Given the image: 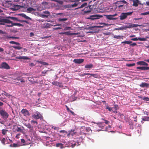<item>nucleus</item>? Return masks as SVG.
I'll return each mask as SVG.
<instances>
[{"label":"nucleus","mask_w":149,"mask_h":149,"mask_svg":"<svg viewBox=\"0 0 149 149\" xmlns=\"http://www.w3.org/2000/svg\"><path fill=\"white\" fill-rule=\"evenodd\" d=\"M32 117L33 118L35 119H40V120H42L43 119L42 114L38 111H36L35 113L32 115Z\"/></svg>","instance_id":"1"},{"label":"nucleus","mask_w":149,"mask_h":149,"mask_svg":"<svg viewBox=\"0 0 149 149\" xmlns=\"http://www.w3.org/2000/svg\"><path fill=\"white\" fill-rule=\"evenodd\" d=\"M0 114L4 119H7L9 116L8 113L5 110L3 109H0Z\"/></svg>","instance_id":"2"},{"label":"nucleus","mask_w":149,"mask_h":149,"mask_svg":"<svg viewBox=\"0 0 149 149\" xmlns=\"http://www.w3.org/2000/svg\"><path fill=\"white\" fill-rule=\"evenodd\" d=\"M133 12H127L125 13H122L120 16V19L121 20H123L125 19L127 16L130 15L132 14Z\"/></svg>","instance_id":"3"},{"label":"nucleus","mask_w":149,"mask_h":149,"mask_svg":"<svg viewBox=\"0 0 149 149\" xmlns=\"http://www.w3.org/2000/svg\"><path fill=\"white\" fill-rule=\"evenodd\" d=\"M99 24L101 25H102V26H92L91 27H90L89 28V29L90 30H91V29L92 28H103V27L107 26H109L110 25L109 24H106L105 23H99Z\"/></svg>","instance_id":"4"},{"label":"nucleus","mask_w":149,"mask_h":149,"mask_svg":"<svg viewBox=\"0 0 149 149\" xmlns=\"http://www.w3.org/2000/svg\"><path fill=\"white\" fill-rule=\"evenodd\" d=\"M80 0H70L71 2L73 3H74L72 4V7L74 8L80 4L79 1Z\"/></svg>","instance_id":"5"},{"label":"nucleus","mask_w":149,"mask_h":149,"mask_svg":"<svg viewBox=\"0 0 149 149\" xmlns=\"http://www.w3.org/2000/svg\"><path fill=\"white\" fill-rule=\"evenodd\" d=\"M127 3V2L124 0L118 1L116 2V3L118 5V6L117 5L116 6L120 8V7H123L124 6L123 3L126 4Z\"/></svg>","instance_id":"6"},{"label":"nucleus","mask_w":149,"mask_h":149,"mask_svg":"<svg viewBox=\"0 0 149 149\" xmlns=\"http://www.w3.org/2000/svg\"><path fill=\"white\" fill-rule=\"evenodd\" d=\"M0 68L9 69L10 68V67L7 63L5 62H3L0 65Z\"/></svg>","instance_id":"7"},{"label":"nucleus","mask_w":149,"mask_h":149,"mask_svg":"<svg viewBox=\"0 0 149 149\" xmlns=\"http://www.w3.org/2000/svg\"><path fill=\"white\" fill-rule=\"evenodd\" d=\"M43 13L45 14H42L41 15V17L43 18H47L50 15L49 12L47 10H45L43 12Z\"/></svg>","instance_id":"8"},{"label":"nucleus","mask_w":149,"mask_h":149,"mask_svg":"<svg viewBox=\"0 0 149 149\" xmlns=\"http://www.w3.org/2000/svg\"><path fill=\"white\" fill-rule=\"evenodd\" d=\"M21 112L23 115L26 116H29L30 114L29 111L25 109H23Z\"/></svg>","instance_id":"9"},{"label":"nucleus","mask_w":149,"mask_h":149,"mask_svg":"<svg viewBox=\"0 0 149 149\" xmlns=\"http://www.w3.org/2000/svg\"><path fill=\"white\" fill-rule=\"evenodd\" d=\"M52 84L53 85L58 86L59 87H63V85L61 83L56 81H54L52 82Z\"/></svg>","instance_id":"10"},{"label":"nucleus","mask_w":149,"mask_h":149,"mask_svg":"<svg viewBox=\"0 0 149 149\" xmlns=\"http://www.w3.org/2000/svg\"><path fill=\"white\" fill-rule=\"evenodd\" d=\"M140 25L137 24H130L128 26H126L125 27V29L126 28H130L132 27H136L138 26H139Z\"/></svg>","instance_id":"11"},{"label":"nucleus","mask_w":149,"mask_h":149,"mask_svg":"<svg viewBox=\"0 0 149 149\" xmlns=\"http://www.w3.org/2000/svg\"><path fill=\"white\" fill-rule=\"evenodd\" d=\"M84 61V59H74L73 62L76 63L80 64L83 63Z\"/></svg>","instance_id":"12"},{"label":"nucleus","mask_w":149,"mask_h":149,"mask_svg":"<svg viewBox=\"0 0 149 149\" xmlns=\"http://www.w3.org/2000/svg\"><path fill=\"white\" fill-rule=\"evenodd\" d=\"M104 16L106 17L107 19L109 20H116L117 19V18L112 17V15H105Z\"/></svg>","instance_id":"13"},{"label":"nucleus","mask_w":149,"mask_h":149,"mask_svg":"<svg viewBox=\"0 0 149 149\" xmlns=\"http://www.w3.org/2000/svg\"><path fill=\"white\" fill-rule=\"evenodd\" d=\"M137 64L138 65L148 66V64L143 61H139L137 63Z\"/></svg>","instance_id":"14"},{"label":"nucleus","mask_w":149,"mask_h":149,"mask_svg":"<svg viewBox=\"0 0 149 149\" xmlns=\"http://www.w3.org/2000/svg\"><path fill=\"white\" fill-rule=\"evenodd\" d=\"M138 69H140L141 70H149V67H136Z\"/></svg>","instance_id":"15"},{"label":"nucleus","mask_w":149,"mask_h":149,"mask_svg":"<svg viewBox=\"0 0 149 149\" xmlns=\"http://www.w3.org/2000/svg\"><path fill=\"white\" fill-rule=\"evenodd\" d=\"M14 80H16L17 81H20L21 83H24L25 82V81L22 78H21L20 77H17L14 79Z\"/></svg>","instance_id":"16"},{"label":"nucleus","mask_w":149,"mask_h":149,"mask_svg":"<svg viewBox=\"0 0 149 149\" xmlns=\"http://www.w3.org/2000/svg\"><path fill=\"white\" fill-rule=\"evenodd\" d=\"M8 19V18H7L6 17V19H3V22H4L5 24L12 23L13 22Z\"/></svg>","instance_id":"17"},{"label":"nucleus","mask_w":149,"mask_h":149,"mask_svg":"<svg viewBox=\"0 0 149 149\" xmlns=\"http://www.w3.org/2000/svg\"><path fill=\"white\" fill-rule=\"evenodd\" d=\"M7 18H9L11 20H12L14 21H18V20H19V19H18V18L16 17H6Z\"/></svg>","instance_id":"18"},{"label":"nucleus","mask_w":149,"mask_h":149,"mask_svg":"<svg viewBox=\"0 0 149 149\" xmlns=\"http://www.w3.org/2000/svg\"><path fill=\"white\" fill-rule=\"evenodd\" d=\"M103 17L102 15H95L93 16V18H92L93 19H98Z\"/></svg>","instance_id":"19"},{"label":"nucleus","mask_w":149,"mask_h":149,"mask_svg":"<svg viewBox=\"0 0 149 149\" xmlns=\"http://www.w3.org/2000/svg\"><path fill=\"white\" fill-rule=\"evenodd\" d=\"M140 86L141 87H148L149 86V84L147 83L142 82L140 85Z\"/></svg>","instance_id":"20"},{"label":"nucleus","mask_w":149,"mask_h":149,"mask_svg":"<svg viewBox=\"0 0 149 149\" xmlns=\"http://www.w3.org/2000/svg\"><path fill=\"white\" fill-rule=\"evenodd\" d=\"M93 65L92 64H90L88 65H86L85 66V68H86L87 70L89 69H91L93 68Z\"/></svg>","instance_id":"21"},{"label":"nucleus","mask_w":149,"mask_h":149,"mask_svg":"<svg viewBox=\"0 0 149 149\" xmlns=\"http://www.w3.org/2000/svg\"><path fill=\"white\" fill-rule=\"evenodd\" d=\"M142 121H149V117H144L142 118V121H141V123H143V122H142Z\"/></svg>","instance_id":"22"},{"label":"nucleus","mask_w":149,"mask_h":149,"mask_svg":"<svg viewBox=\"0 0 149 149\" xmlns=\"http://www.w3.org/2000/svg\"><path fill=\"white\" fill-rule=\"evenodd\" d=\"M18 59H29L30 58L27 56H19V57H17Z\"/></svg>","instance_id":"23"},{"label":"nucleus","mask_w":149,"mask_h":149,"mask_svg":"<svg viewBox=\"0 0 149 149\" xmlns=\"http://www.w3.org/2000/svg\"><path fill=\"white\" fill-rule=\"evenodd\" d=\"M87 5V3H84L83 4H82L80 6L77 8H76L75 9H79L82 8L86 6Z\"/></svg>","instance_id":"24"},{"label":"nucleus","mask_w":149,"mask_h":149,"mask_svg":"<svg viewBox=\"0 0 149 149\" xmlns=\"http://www.w3.org/2000/svg\"><path fill=\"white\" fill-rule=\"evenodd\" d=\"M75 133L74 132V130H72L68 134L67 136H69L70 135L73 136L74 134Z\"/></svg>","instance_id":"25"},{"label":"nucleus","mask_w":149,"mask_h":149,"mask_svg":"<svg viewBox=\"0 0 149 149\" xmlns=\"http://www.w3.org/2000/svg\"><path fill=\"white\" fill-rule=\"evenodd\" d=\"M103 123H100L97 124V125H96V128H97V127L101 128L102 129V127H103L102 124Z\"/></svg>","instance_id":"26"},{"label":"nucleus","mask_w":149,"mask_h":149,"mask_svg":"<svg viewBox=\"0 0 149 149\" xmlns=\"http://www.w3.org/2000/svg\"><path fill=\"white\" fill-rule=\"evenodd\" d=\"M56 146L57 147H60L61 149L64 148V147L63 146V144L61 143H57L56 144Z\"/></svg>","instance_id":"27"},{"label":"nucleus","mask_w":149,"mask_h":149,"mask_svg":"<svg viewBox=\"0 0 149 149\" xmlns=\"http://www.w3.org/2000/svg\"><path fill=\"white\" fill-rule=\"evenodd\" d=\"M52 1L57 2L60 5H62L63 3V2L62 1H60L58 0H52Z\"/></svg>","instance_id":"28"},{"label":"nucleus","mask_w":149,"mask_h":149,"mask_svg":"<svg viewBox=\"0 0 149 149\" xmlns=\"http://www.w3.org/2000/svg\"><path fill=\"white\" fill-rule=\"evenodd\" d=\"M21 15L22 17L25 18H26V19H31V18H30L29 17L27 16L25 14H21Z\"/></svg>","instance_id":"29"},{"label":"nucleus","mask_w":149,"mask_h":149,"mask_svg":"<svg viewBox=\"0 0 149 149\" xmlns=\"http://www.w3.org/2000/svg\"><path fill=\"white\" fill-rule=\"evenodd\" d=\"M38 62L39 63L43 65H48V64L47 63L45 62H43V61H38Z\"/></svg>","instance_id":"30"},{"label":"nucleus","mask_w":149,"mask_h":149,"mask_svg":"<svg viewBox=\"0 0 149 149\" xmlns=\"http://www.w3.org/2000/svg\"><path fill=\"white\" fill-rule=\"evenodd\" d=\"M116 8L118 9V10L120 11L123 10L124 9H125V6H124L123 7H120V8L118 7L117 6Z\"/></svg>","instance_id":"31"},{"label":"nucleus","mask_w":149,"mask_h":149,"mask_svg":"<svg viewBox=\"0 0 149 149\" xmlns=\"http://www.w3.org/2000/svg\"><path fill=\"white\" fill-rule=\"evenodd\" d=\"M123 36H116L115 35L113 36V38H116L117 39H120V38H123Z\"/></svg>","instance_id":"32"},{"label":"nucleus","mask_w":149,"mask_h":149,"mask_svg":"<svg viewBox=\"0 0 149 149\" xmlns=\"http://www.w3.org/2000/svg\"><path fill=\"white\" fill-rule=\"evenodd\" d=\"M6 38L7 39H10V38H13V39H18V37H15L13 36H6Z\"/></svg>","instance_id":"33"},{"label":"nucleus","mask_w":149,"mask_h":149,"mask_svg":"<svg viewBox=\"0 0 149 149\" xmlns=\"http://www.w3.org/2000/svg\"><path fill=\"white\" fill-rule=\"evenodd\" d=\"M9 43H10L12 44H15L19 45H20V44L19 43L15 42L13 41H12L9 42Z\"/></svg>","instance_id":"34"},{"label":"nucleus","mask_w":149,"mask_h":149,"mask_svg":"<svg viewBox=\"0 0 149 149\" xmlns=\"http://www.w3.org/2000/svg\"><path fill=\"white\" fill-rule=\"evenodd\" d=\"M68 20V19L67 18H59L58 19V20L59 22H63L65 21Z\"/></svg>","instance_id":"35"},{"label":"nucleus","mask_w":149,"mask_h":149,"mask_svg":"<svg viewBox=\"0 0 149 149\" xmlns=\"http://www.w3.org/2000/svg\"><path fill=\"white\" fill-rule=\"evenodd\" d=\"M14 26H24V25L23 24H21L20 23H14L13 24Z\"/></svg>","instance_id":"36"},{"label":"nucleus","mask_w":149,"mask_h":149,"mask_svg":"<svg viewBox=\"0 0 149 149\" xmlns=\"http://www.w3.org/2000/svg\"><path fill=\"white\" fill-rule=\"evenodd\" d=\"M27 10L29 12H32L35 11V10L32 8L29 7L27 9Z\"/></svg>","instance_id":"37"},{"label":"nucleus","mask_w":149,"mask_h":149,"mask_svg":"<svg viewBox=\"0 0 149 149\" xmlns=\"http://www.w3.org/2000/svg\"><path fill=\"white\" fill-rule=\"evenodd\" d=\"M89 75H90L95 78H97L98 77V75L97 74H91L90 73V74Z\"/></svg>","instance_id":"38"},{"label":"nucleus","mask_w":149,"mask_h":149,"mask_svg":"<svg viewBox=\"0 0 149 149\" xmlns=\"http://www.w3.org/2000/svg\"><path fill=\"white\" fill-rule=\"evenodd\" d=\"M18 22H24L28 24H31L30 22H29L28 21L26 20H21L19 19V20H18Z\"/></svg>","instance_id":"39"},{"label":"nucleus","mask_w":149,"mask_h":149,"mask_svg":"<svg viewBox=\"0 0 149 149\" xmlns=\"http://www.w3.org/2000/svg\"><path fill=\"white\" fill-rule=\"evenodd\" d=\"M147 38L146 37V38H138V39L139 40L141 41H146L147 40Z\"/></svg>","instance_id":"40"},{"label":"nucleus","mask_w":149,"mask_h":149,"mask_svg":"<svg viewBox=\"0 0 149 149\" xmlns=\"http://www.w3.org/2000/svg\"><path fill=\"white\" fill-rule=\"evenodd\" d=\"M13 47L15 49L18 50L22 48V47L20 46H13Z\"/></svg>","instance_id":"41"},{"label":"nucleus","mask_w":149,"mask_h":149,"mask_svg":"<svg viewBox=\"0 0 149 149\" xmlns=\"http://www.w3.org/2000/svg\"><path fill=\"white\" fill-rule=\"evenodd\" d=\"M49 70H46L43 71L42 72V75L43 76H45L46 74H47V72L49 71Z\"/></svg>","instance_id":"42"},{"label":"nucleus","mask_w":149,"mask_h":149,"mask_svg":"<svg viewBox=\"0 0 149 149\" xmlns=\"http://www.w3.org/2000/svg\"><path fill=\"white\" fill-rule=\"evenodd\" d=\"M135 63H133L132 64H127L126 65L128 67H130L134 66L135 65Z\"/></svg>","instance_id":"43"},{"label":"nucleus","mask_w":149,"mask_h":149,"mask_svg":"<svg viewBox=\"0 0 149 149\" xmlns=\"http://www.w3.org/2000/svg\"><path fill=\"white\" fill-rule=\"evenodd\" d=\"M89 74H90V73H83L82 74L81 73L80 74V76L81 77H83L85 75H89Z\"/></svg>","instance_id":"44"},{"label":"nucleus","mask_w":149,"mask_h":149,"mask_svg":"<svg viewBox=\"0 0 149 149\" xmlns=\"http://www.w3.org/2000/svg\"><path fill=\"white\" fill-rule=\"evenodd\" d=\"M7 131L8 130H7L5 129H3L2 130V133L3 135H5L6 134Z\"/></svg>","instance_id":"45"},{"label":"nucleus","mask_w":149,"mask_h":149,"mask_svg":"<svg viewBox=\"0 0 149 149\" xmlns=\"http://www.w3.org/2000/svg\"><path fill=\"white\" fill-rule=\"evenodd\" d=\"M24 125L29 128L31 129L32 128L31 125L29 123H28L27 124H25Z\"/></svg>","instance_id":"46"},{"label":"nucleus","mask_w":149,"mask_h":149,"mask_svg":"<svg viewBox=\"0 0 149 149\" xmlns=\"http://www.w3.org/2000/svg\"><path fill=\"white\" fill-rule=\"evenodd\" d=\"M71 27L69 26H66L64 28V30L65 31H66V30H69L71 29Z\"/></svg>","instance_id":"47"},{"label":"nucleus","mask_w":149,"mask_h":149,"mask_svg":"<svg viewBox=\"0 0 149 149\" xmlns=\"http://www.w3.org/2000/svg\"><path fill=\"white\" fill-rule=\"evenodd\" d=\"M132 5L135 7H137L138 6V5L137 2H136L135 1H134Z\"/></svg>","instance_id":"48"},{"label":"nucleus","mask_w":149,"mask_h":149,"mask_svg":"<svg viewBox=\"0 0 149 149\" xmlns=\"http://www.w3.org/2000/svg\"><path fill=\"white\" fill-rule=\"evenodd\" d=\"M65 7L66 8H72V4H68L67 5H66L65 6Z\"/></svg>","instance_id":"49"},{"label":"nucleus","mask_w":149,"mask_h":149,"mask_svg":"<svg viewBox=\"0 0 149 149\" xmlns=\"http://www.w3.org/2000/svg\"><path fill=\"white\" fill-rule=\"evenodd\" d=\"M1 143L4 145L5 144V142L6 141V139L4 138H3L1 140Z\"/></svg>","instance_id":"50"},{"label":"nucleus","mask_w":149,"mask_h":149,"mask_svg":"<svg viewBox=\"0 0 149 149\" xmlns=\"http://www.w3.org/2000/svg\"><path fill=\"white\" fill-rule=\"evenodd\" d=\"M148 14H149V11L145 13H141V15H146Z\"/></svg>","instance_id":"51"},{"label":"nucleus","mask_w":149,"mask_h":149,"mask_svg":"<svg viewBox=\"0 0 149 149\" xmlns=\"http://www.w3.org/2000/svg\"><path fill=\"white\" fill-rule=\"evenodd\" d=\"M106 109H108L109 111H111L112 108L108 106H106Z\"/></svg>","instance_id":"52"},{"label":"nucleus","mask_w":149,"mask_h":149,"mask_svg":"<svg viewBox=\"0 0 149 149\" xmlns=\"http://www.w3.org/2000/svg\"><path fill=\"white\" fill-rule=\"evenodd\" d=\"M143 100L146 101H148L149 100V98L147 97H144L143 98Z\"/></svg>","instance_id":"53"},{"label":"nucleus","mask_w":149,"mask_h":149,"mask_svg":"<svg viewBox=\"0 0 149 149\" xmlns=\"http://www.w3.org/2000/svg\"><path fill=\"white\" fill-rule=\"evenodd\" d=\"M31 123L33 124L36 123V125H37L38 123L37 121L33 120H31Z\"/></svg>","instance_id":"54"},{"label":"nucleus","mask_w":149,"mask_h":149,"mask_svg":"<svg viewBox=\"0 0 149 149\" xmlns=\"http://www.w3.org/2000/svg\"><path fill=\"white\" fill-rule=\"evenodd\" d=\"M16 130L18 132L20 131L22 132V130L21 129L20 127H17L16 129Z\"/></svg>","instance_id":"55"},{"label":"nucleus","mask_w":149,"mask_h":149,"mask_svg":"<svg viewBox=\"0 0 149 149\" xmlns=\"http://www.w3.org/2000/svg\"><path fill=\"white\" fill-rule=\"evenodd\" d=\"M11 23V25H6V26L8 27H12L13 26H14V25L13 24L14 23H13V22H12V23Z\"/></svg>","instance_id":"56"},{"label":"nucleus","mask_w":149,"mask_h":149,"mask_svg":"<svg viewBox=\"0 0 149 149\" xmlns=\"http://www.w3.org/2000/svg\"><path fill=\"white\" fill-rule=\"evenodd\" d=\"M136 44L135 42H133V43H131L130 44V46H132V47H134V46H136Z\"/></svg>","instance_id":"57"},{"label":"nucleus","mask_w":149,"mask_h":149,"mask_svg":"<svg viewBox=\"0 0 149 149\" xmlns=\"http://www.w3.org/2000/svg\"><path fill=\"white\" fill-rule=\"evenodd\" d=\"M13 147H18L19 146V145L18 144H16V143H13Z\"/></svg>","instance_id":"58"},{"label":"nucleus","mask_w":149,"mask_h":149,"mask_svg":"<svg viewBox=\"0 0 149 149\" xmlns=\"http://www.w3.org/2000/svg\"><path fill=\"white\" fill-rule=\"evenodd\" d=\"M66 35H72V33H71L70 31L66 32Z\"/></svg>","instance_id":"59"},{"label":"nucleus","mask_w":149,"mask_h":149,"mask_svg":"<svg viewBox=\"0 0 149 149\" xmlns=\"http://www.w3.org/2000/svg\"><path fill=\"white\" fill-rule=\"evenodd\" d=\"M131 40H132L134 41H136L137 40H139L138 39V38H132L131 39Z\"/></svg>","instance_id":"60"},{"label":"nucleus","mask_w":149,"mask_h":149,"mask_svg":"<svg viewBox=\"0 0 149 149\" xmlns=\"http://www.w3.org/2000/svg\"><path fill=\"white\" fill-rule=\"evenodd\" d=\"M52 128L54 129V130H58L59 129V128L58 127H54V126H53L52 127Z\"/></svg>","instance_id":"61"},{"label":"nucleus","mask_w":149,"mask_h":149,"mask_svg":"<svg viewBox=\"0 0 149 149\" xmlns=\"http://www.w3.org/2000/svg\"><path fill=\"white\" fill-rule=\"evenodd\" d=\"M125 42H126V44H130L132 43V41H125Z\"/></svg>","instance_id":"62"},{"label":"nucleus","mask_w":149,"mask_h":149,"mask_svg":"<svg viewBox=\"0 0 149 149\" xmlns=\"http://www.w3.org/2000/svg\"><path fill=\"white\" fill-rule=\"evenodd\" d=\"M59 132L60 133H67V132L66 131H65L64 130H61V131H59Z\"/></svg>","instance_id":"63"},{"label":"nucleus","mask_w":149,"mask_h":149,"mask_svg":"<svg viewBox=\"0 0 149 149\" xmlns=\"http://www.w3.org/2000/svg\"><path fill=\"white\" fill-rule=\"evenodd\" d=\"M34 33L33 32H31L30 34V37H31L33 36H34Z\"/></svg>","instance_id":"64"}]
</instances>
